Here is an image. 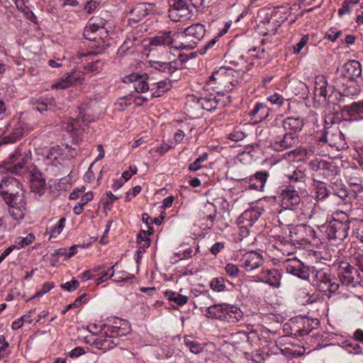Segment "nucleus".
<instances>
[{
  "mask_svg": "<svg viewBox=\"0 0 363 363\" xmlns=\"http://www.w3.org/2000/svg\"><path fill=\"white\" fill-rule=\"evenodd\" d=\"M263 209L258 206H251L241 215V218L247 220L251 224L255 222L262 215Z\"/></svg>",
  "mask_w": 363,
  "mask_h": 363,
  "instance_id": "obj_32",
  "label": "nucleus"
},
{
  "mask_svg": "<svg viewBox=\"0 0 363 363\" xmlns=\"http://www.w3.org/2000/svg\"><path fill=\"white\" fill-rule=\"evenodd\" d=\"M277 197L281 199L282 204H299L301 199L298 191L293 185L281 187L278 191Z\"/></svg>",
  "mask_w": 363,
  "mask_h": 363,
  "instance_id": "obj_17",
  "label": "nucleus"
},
{
  "mask_svg": "<svg viewBox=\"0 0 363 363\" xmlns=\"http://www.w3.org/2000/svg\"><path fill=\"white\" fill-rule=\"evenodd\" d=\"M30 151L23 146H19L15 152L11 155L10 162L13 164L9 168L11 173L21 175L27 179L30 184L35 181L43 179L41 172L34 166L28 167L26 164L30 159Z\"/></svg>",
  "mask_w": 363,
  "mask_h": 363,
  "instance_id": "obj_3",
  "label": "nucleus"
},
{
  "mask_svg": "<svg viewBox=\"0 0 363 363\" xmlns=\"http://www.w3.org/2000/svg\"><path fill=\"white\" fill-rule=\"evenodd\" d=\"M217 210L216 206H203V208L199 212V220H206L210 223L211 226L213 225V220L216 217ZM204 225V223H202ZM205 226L210 228L209 223H205Z\"/></svg>",
  "mask_w": 363,
  "mask_h": 363,
  "instance_id": "obj_26",
  "label": "nucleus"
},
{
  "mask_svg": "<svg viewBox=\"0 0 363 363\" xmlns=\"http://www.w3.org/2000/svg\"><path fill=\"white\" fill-rule=\"evenodd\" d=\"M315 84V94L320 96H323L324 99H325L328 95L327 82L325 80L323 77H322L321 79H320L319 82H316Z\"/></svg>",
  "mask_w": 363,
  "mask_h": 363,
  "instance_id": "obj_46",
  "label": "nucleus"
},
{
  "mask_svg": "<svg viewBox=\"0 0 363 363\" xmlns=\"http://www.w3.org/2000/svg\"><path fill=\"white\" fill-rule=\"evenodd\" d=\"M185 60L180 56L177 59L172 60L171 62H168L169 63V70L170 71V74L174 73L177 69H181L184 67Z\"/></svg>",
  "mask_w": 363,
  "mask_h": 363,
  "instance_id": "obj_48",
  "label": "nucleus"
},
{
  "mask_svg": "<svg viewBox=\"0 0 363 363\" xmlns=\"http://www.w3.org/2000/svg\"><path fill=\"white\" fill-rule=\"evenodd\" d=\"M130 330L128 321L118 319L104 333L99 335L94 340L92 345L104 352L111 350L125 340L124 337L130 332Z\"/></svg>",
  "mask_w": 363,
  "mask_h": 363,
  "instance_id": "obj_2",
  "label": "nucleus"
},
{
  "mask_svg": "<svg viewBox=\"0 0 363 363\" xmlns=\"http://www.w3.org/2000/svg\"><path fill=\"white\" fill-rule=\"evenodd\" d=\"M123 81L124 82H133L134 89L138 93L145 92L150 89L149 84L145 82L143 76H140L139 74H132L125 77Z\"/></svg>",
  "mask_w": 363,
  "mask_h": 363,
  "instance_id": "obj_28",
  "label": "nucleus"
},
{
  "mask_svg": "<svg viewBox=\"0 0 363 363\" xmlns=\"http://www.w3.org/2000/svg\"><path fill=\"white\" fill-rule=\"evenodd\" d=\"M337 276L343 285L354 286L361 280V275L358 270L349 262L341 261L338 263Z\"/></svg>",
  "mask_w": 363,
  "mask_h": 363,
  "instance_id": "obj_7",
  "label": "nucleus"
},
{
  "mask_svg": "<svg viewBox=\"0 0 363 363\" xmlns=\"http://www.w3.org/2000/svg\"><path fill=\"white\" fill-rule=\"evenodd\" d=\"M83 81L84 78H82L79 74L72 72L65 77L62 78L59 82L53 84L52 88L64 89L73 85L81 84Z\"/></svg>",
  "mask_w": 363,
  "mask_h": 363,
  "instance_id": "obj_21",
  "label": "nucleus"
},
{
  "mask_svg": "<svg viewBox=\"0 0 363 363\" xmlns=\"http://www.w3.org/2000/svg\"><path fill=\"white\" fill-rule=\"evenodd\" d=\"M341 74L345 78L354 82L362 76V65L357 60H349L342 65Z\"/></svg>",
  "mask_w": 363,
  "mask_h": 363,
  "instance_id": "obj_14",
  "label": "nucleus"
},
{
  "mask_svg": "<svg viewBox=\"0 0 363 363\" xmlns=\"http://www.w3.org/2000/svg\"><path fill=\"white\" fill-rule=\"evenodd\" d=\"M150 67L153 69L170 74V71L169 70V63L167 62L151 60L150 61Z\"/></svg>",
  "mask_w": 363,
  "mask_h": 363,
  "instance_id": "obj_47",
  "label": "nucleus"
},
{
  "mask_svg": "<svg viewBox=\"0 0 363 363\" xmlns=\"http://www.w3.org/2000/svg\"><path fill=\"white\" fill-rule=\"evenodd\" d=\"M318 140L328 143L330 146L336 147L337 150L345 148L347 145L344 135L337 128H332L330 130L326 128L324 135L320 137Z\"/></svg>",
  "mask_w": 363,
  "mask_h": 363,
  "instance_id": "obj_9",
  "label": "nucleus"
},
{
  "mask_svg": "<svg viewBox=\"0 0 363 363\" xmlns=\"http://www.w3.org/2000/svg\"><path fill=\"white\" fill-rule=\"evenodd\" d=\"M168 12L170 19L175 22L179 21L182 17L187 18L190 13L189 6L184 0H172Z\"/></svg>",
  "mask_w": 363,
  "mask_h": 363,
  "instance_id": "obj_12",
  "label": "nucleus"
},
{
  "mask_svg": "<svg viewBox=\"0 0 363 363\" xmlns=\"http://www.w3.org/2000/svg\"><path fill=\"white\" fill-rule=\"evenodd\" d=\"M342 347H344L349 353L354 354H363L362 347L357 342H352L350 340H346L342 342Z\"/></svg>",
  "mask_w": 363,
  "mask_h": 363,
  "instance_id": "obj_39",
  "label": "nucleus"
},
{
  "mask_svg": "<svg viewBox=\"0 0 363 363\" xmlns=\"http://www.w3.org/2000/svg\"><path fill=\"white\" fill-rule=\"evenodd\" d=\"M150 86L152 97L156 98L161 96L171 89L172 82L170 79H166L158 82H152Z\"/></svg>",
  "mask_w": 363,
  "mask_h": 363,
  "instance_id": "obj_27",
  "label": "nucleus"
},
{
  "mask_svg": "<svg viewBox=\"0 0 363 363\" xmlns=\"http://www.w3.org/2000/svg\"><path fill=\"white\" fill-rule=\"evenodd\" d=\"M86 294H83L78 297L72 303H70L66 306V308L62 311V314H65L69 310L73 307H79L83 302H85Z\"/></svg>",
  "mask_w": 363,
  "mask_h": 363,
  "instance_id": "obj_59",
  "label": "nucleus"
},
{
  "mask_svg": "<svg viewBox=\"0 0 363 363\" xmlns=\"http://www.w3.org/2000/svg\"><path fill=\"white\" fill-rule=\"evenodd\" d=\"M6 129L2 138V143L4 144L16 143L26 133L24 125L18 121L9 123Z\"/></svg>",
  "mask_w": 363,
  "mask_h": 363,
  "instance_id": "obj_10",
  "label": "nucleus"
},
{
  "mask_svg": "<svg viewBox=\"0 0 363 363\" xmlns=\"http://www.w3.org/2000/svg\"><path fill=\"white\" fill-rule=\"evenodd\" d=\"M208 158V155L206 153L200 155L193 163H191L189 169L190 171H196L201 167V163L206 161Z\"/></svg>",
  "mask_w": 363,
  "mask_h": 363,
  "instance_id": "obj_53",
  "label": "nucleus"
},
{
  "mask_svg": "<svg viewBox=\"0 0 363 363\" xmlns=\"http://www.w3.org/2000/svg\"><path fill=\"white\" fill-rule=\"evenodd\" d=\"M328 239L332 245L341 244L348 235L350 222L347 215L342 212H336L333 216V219L320 226Z\"/></svg>",
  "mask_w": 363,
  "mask_h": 363,
  "instance_id": "obj_4",
  "label": "nucleus"
},
{
  "mask_svg": "<svg viewBox=\"0 0 363 363\" xmlns=\"http://www.w3.org/2000/svg\"><path fill=\"white\" fill-rule=\"evenodd\" d=\"M298 143V135L292 132H286L282 137L275 136L271 145L277 151H282L293 147Z\"/></svg>",
  "mask_w": 363,
  "mask_h": 363,
  "instance_id": "obj_11",
  "label": "nucleus"
},
{
  "mask_svg": "<svg viewBox=\"0 0 363 363\" xmlns=\"http://www.w3.org/2000/svg\"><path fill=\"white\" fill-rule=\"evenodd\" d=\"M308 40V35H303L301 40L296 43L294 47V53L298 54L301 50L303 49V48L306 45Z\"/></svg>",
  "mask_w": 363,
  "mask_h": 363,
  "instance_id": "obj_63",
  "label": "nucleus"
},
{
  "mask_svg": "<svg viewBox=\"0 0 363 363\" xmlns=\"http://www.w3.org/2000/svg\"><path fill=\"white\" fill-rule=\"evenodd\" d=\"M240 262L242 267L245 271L250 272L262 265L263 257L259 253L255 251H250L242 255Z\"/></svg>",
  "mask_w": 363,
  "mask_h": 363,
  "instance_id": "obj_13",
  "label": "nucleus"
},
{
  "mask_svg": "<svg viewBox=\"0 0 363 363\" xmlns=\"http://www.w3.org/2000/svg\"><path fill=\"white\" fill-rule=\"evenodd\" d=\"M152 7V4H147L145 3L137 4L130 11L129 21H133L135 23L143 21L151 11Z\"/></svg>",
  "mask_w": 363,
  "mask_h": 363,
  "instance_id": "obj_19",
  "label": "nucleus"
},
{
  "mask_svg": "<svg viewBox=\"0 0 363 363\" xmlns=\"http://www.w3.org/2000/svg\"><path fill=\"white\" fill-rule=\"evenodd\" d=\"M66 222L65 218H61L59 220V223L57 225H55L50 229V238L49 240H50L52 238H56L57 235H59L61 232L62 231L65 224Z\"/></svg>",
  "mask_w": 363,
  "mask_h": 363,
  "instance_id": "obj_49",
  "label": "nucleus"
},
{
  "mask_svg": "<svg viewBox=\"0 0 363 363\" xmlns=\"http://www.w3.org/2000/svg\"><path fill=\"white\" fill-rule=\"evenodd\" d=\"M243 73L230 67H221L214 71L206 82L208 89L217 93L230 92L243 83Z\"/></svg>",
  "mask_w": 363,
  "mask_h": 363,
  "instance_id": "obj_1",
  "label": "nucleus"
},
{
  "mask_svg": "<svg viewBox=\"0 0 363 363\" xmlns=\"http://www.w3.org/2000/svg\"><path fill=\"white\" fill-rule=\"evenodd\" d=\"M54 286H55V285H54L53 282H45V283H44V284L43 285L42 289L40 291L36 292L35 296V297H40V296L45 294L46 293L50 291Z\"/></svg>",
  "mask_w": 363,
  "mask_h": 363,
  "instance_id": "obj_62",
  "label": "nucleus"
},
{
  "mask_svg": "<svg viewBox=\"0 0 363 363\" xmlns=\"http://www.w3.org/2000/svg\"><path fill=\"white\" fill-rule=\"evenodd\" d=\"M304 329H303V334H307L309 331L317 328L319 325V320L317 318L310 319L306 318L303 321Z\"/></svg>",
  "mask_w": 363,
  "mask_h": 363,
  "instance_id": "obj_50",
  "label": "nucleus"
},
{
  "mask_svg": "<svg viewBox=\"0 0 363 363\" xmlns=\"http://www.w3.org/2000/svg\"><path fill=\"white\" fill-rule=\"evenodd\" d=\"M342 111L350 117L359 116L363 118V101L353 102L350 105L345 106Z\"/></svg>",
  "mask_w": 363,
  "mask_h": 363,
  "instance_id": "obj_30",
  "label": "nucleus"
},
{
  "mask_svg": "<svg viewBox=\"0 0 363 363\" xmlns=\"http://www.w3.org/2000/svg\"><path fill=\"white\" fill-rule=\"evenodd\" d=\"M314 186L316 188L315 198L318 201H321L328 196V190L325 184L320 181L313 179Z\"/></svg>",
  "mask_w": 363,
  "mask_h": 363,
  "instance_id": "obj_42",
  "label": "nucleus"
},
{
  "mask_svg": "<svg viewBox=\"0 0 363 363\" xmlns=\"http://www.w3.org/2000/svg\"><path fill=\"white\" fill-rule=\"evenodd\" d=\"M184 345L190 350L194 354H199L203 350V347L199 342L191 340L189 337H185Z\"/></svg>",
  "mask_w": 363,
  "mask_h": 363,
  "instance_id": "obj_40",
  "label": "nucleus"
},
{
  "mask_svg": "<svg viewBox=\"0 0 363 363\" xmlns=\"http://www.w3.org/2000/svg\"><path fill=\"white\" fill-rule=\"evenodd\" d=\"M342 34V30H337L335 28H331L325 33V38L329 40L334 42Z\"/></svg>",
  "mask_w": 363,
  "mask_h": 363,
  "instance_id": "obj_58",
  "label": "nucleus"
},
{
  "mask_svg": "<svg viewBox=\"0 0 363 363\" xmlns=\"http://www.w3.org/2000/svg\"><path fill=\"white\" fill-rule=\"evenodd\" d=\"M291 153L296 157L298 160H305L311 157L313 153V148L311 146L308 147H298L294 149Z\"/></svg>",
  "mask_w": 363,
  "mask_h": 363,
  "instance_id": "obj_36",
  "label": "nucleus"
},
{
  "mask_svg": "<svg viewBox=\"0 0 363 363\" xmlns=\"http://www.w3.org/2000/svg\"><path fill=\"white\" fill-rule=\"evenodd\" d=\"M31 191L30 194H33L35 196L38 195L41 196L44 194L45 190V181L42 179L40 181H35L30 184Z\"/></svg>",
  "mask_w": 363,
  "mask_h": 363,
  "instance_id": "obj_41",
  "label": "nucleus"
},
{
  "mask_svg": "<svg viewBox=\"0 0 363 363\" xmlns=\"http://www.w3.org/2000/svg\"><path fill=\"white\" fill-rule=\"evenodd\" d=\"M225 270L226 274L231 278H235L239 273L238 267L234 264L228 263L225 265Z\"/></svg>",
  "mask_w": 363,
  "mask_h": 363,
  "instance_id": "obj_60",
  "label": "nucleus"
},
{
  "mask_svg": "<svg viewBox=\"0 0 363 363\" xmlns=\"http://www.w3.org/2000/svg\"><path fill=\"white\" fill-rule=\"evenodd\" d=\"M79 286V283L77 280L72 279L70 281L62 284L60 287L69 292H72Z\"/></svg>",
  "mask_w": 363,
  "mask_h": 363,
  "instance_id": "obj_57",
  "label": "nucleus"
},
{
  "mask_svg": "<svg viewBox=\"0 0 363 363\" xmlns=\"http://www.w3.org/2000/svg\"><path fill=\"white\" fill-rule=\"evenodd\" d=\"M35 104L45 105V107L36 106V109L40 112L50 110L55 107V99L53 97H40L36 101Z\"/></svg>",
  "mask_w": 363,
  "mask_h": 363,
  "instance_id": "obj_38",
  "label": "nucleus"
},
{
  "mask_svg": "<svg viewBox=\"0 0 363 363\" xmlns=\"http://www.w3.org/2000/svg\"><path fill=\"white\" fill-rule=\"evenodd\" d=\"M104 23L101 19L91 18L84 29V36L89 40H95L96 38V32L100 28H104Z\"/></svg>",
  "mask_w": 363,
  "mask_h": 363,
  "instance_id": "obj_23",
  "label": "nucleus"
},
{
  "mask_svg": "<svg viewBox=\"0 0 363 363\" xmlns=\"http://www.w3.org/2000/svg\"><path fill=\"white\" fill-rule=\"evenodd\" d=\"M306 180L305 173L299 169H296L290 177L291 182H302Z\"/></svg>",
  "mask_w": 363,
  "mask_h": 363,
  "instance_id": "obj_54",
  "label": "nucleus"
},
{
  "mask_svg": "<svg viewBox=\"0 0 363 363\" xmlns=\"http://www.w3.org/2000/svg\"><path fill=\"white\" fill-rule=\"evenodd\" d=\"M310 277L313 286L325 294H335L340 288L339 284L336 282L335 277L329 269H318L312 267Z\"/></svg>",
  "mask_w": 363,
  "mask_h": 363,
  "instance_id": "obj_6",
  "label": "nucleus"
},
{
  "mask_svg": "<svg viewBox=\"0 0 363 363\" xmlns=\"http://www.w3.org/2000/svg\"><path fill=\"white\" fill-rule=\"evenodd\" d=\"M205 26L199 23L193 24L184 29L182 35L189 42V45H182L180 47L186 49L194 48L196 44L204 37Z\"/></svg>",
  "mask_w": 363,
  "mask_h": 363,
  "instance_id": "obj_8",
  "label": "nucleus"
},
{
  "mask_svg": "<svg viewBox=\"0 0 363 363\" xmlns=\"http://www.w3.org/2000/svg\"><path fill=\"white\" fill-rule=\"evenodd\" d=\"M164 296L169 301H173L180 306H184L188 301V297L186 296L179 294L172 291H167L164 293Z\"/></svg>",
  "mask_w": 363,
  "mask_h": 363,
  "instance_id": "obj_37",
  "label": "nucleus"
},
{
  "mask_svg": "<svg viewBox=\"0 0 363 363\" xmlns=\"http://www.w3.org/2000/svg\"><path fill=\"white\" fill-rule=\"evenodd\" d=\"M85 190L86 189L84 186L81 189L74 190L69 194V199L75 200L80 198V201L77 203V204H86L88 202L93 199L94 195L91 191L85 192Z\"/></svg>",
  "mask_w": 363,
  "mask_h": 363,
  "instance_id": "obj_29",
  "label": "nucleus"
},
{
  "mask_svg": "<svg viewBox=\"0 0 363 363\" xmlns=\"http://www.w3.org/2000/svg\"><path fill=\"white\" fill-rule=\"evenodd\" d=\"M134 277V275H131L124 271L118 272V273H114V277L113 281L115 282H122L125 281L128 279H131Z\"/></svg>",
  "mask_w": 363,
  "mask_h": 363,
  "instance_id": "obj_55",
  "label": "nucleus"
},
{
  "mask_svg": "<svg viewBox=\"0 0 363 363\" xmlns=\"http://www.w3.org/2000/svg\"><path fill=\"white\" fill-rule=\"evenodd\" d=\"M294 231L296 234H300L301 236L298 238V240H294L295 241L303 242L307 241L308 238L306 237L303 234L309 235V236L312 238L315 237V232L310 227L306 225H298L294 228Z\"/></svg>",
  "mask_w": 363,
  "mask_h": 363,
  "instance_id": "obj_35",
  "label": "nucleus"
},
{
  "mask_svg": "<svg viewBox=\"0 0 363 363\" xmlns=\"http://www.w3.org/2000/svg\"><path fill=\"white\" fill-rule=\"evenodd\" d=\"M245 133L240 129H235L230 133L228 134V138L238 142L242 140L245 138Z\"/></svg>",
  "mask_w": 363,
  "mask_h": 363,
  "instance_id": "obj_56",
  "label": "nucleus"
},
{
  "mask_svg": "<svg viewBox=\"0 0 363 363\" xmlns=\"http://www.w3.org/2000/svg\"><path fill=\"white\" fill-rule=\"evenodd\" d=\"M198 103L203 109L208 111H215L218 105V101L216 99V96L213 95L198 99Z\"/></svg>",
  "mask_w": 363,
  "mask_h": 363,
  "instance_id": "obj_33",
  "label": "nucleus"
},
{
  "mask_svg": "<svg viewBox=\"0 0 363 363\" xmlns=\"http://www.w3.org/2000/svg\"><path fill=\"white\" fill-rule=\"evenodd\" d=\"M9 206V212L14 220H21L24 218L26 208L23 206Z\"/></svg>",
  "mask_w": 363,
  "mask_h": 363,
  "instance_id": "obj_43",
  "label": "nucleus"
},
{
  "mask_svg": "<svg viewBox=\"0 0 363 363\" xmlns=\"http://www.w3.org/2000/svg\"><path fill=\"white\" fill-rule=\"evenodd\" d=\"M269 109L263 104L257 103L252 110L250 115L257 118V121H262L269 116Z\"/></svg>",
  "mask_w": 363,
  "mask_h": 363,
  "instance_id": "obj_34",
  "label": "nucleus"
},
{
  "mask_svg": "<svg viewBox=\"0 0 363 363\" xmlns=\"http://www.w3.org/2000/svg\"><path fill=\"white\" fill-rule=\"evenodd\" d=\"M34 240L35 235L33 233H30L26 238H18L16 240L15 245H13L12 247H15V249H21L31 244Z\"/></svg>",
  "mask_w": 363,
  "mask_h": 363,
  "instance_id": "obj_45",
  "label": "nucleus"
},
{
  "mask_svg": "<svg viewBox=\"0 0 363 363\" xmlns=\"http://www.w3.org/2000/svg\"><path fill=\"white\" fill-rule=\"evenodd\" d=\"M267 99L272 104H277L279 106H281L285 101V99H284V97L277 93H274V94L268 96Z\"/></svg>",
  "mask_w": 363,
  "mask_h": 363,
  "instance_id": "obj_61",
  "label": "nucleus"
},
{
  "mask_svg": "<svg viewBox=\"0 0 363 363\" xmlns=\"http://www.w3.org/2000/svg\"><path fill=\"white\" fill-rule=\"evenodd\" d=\"M211 287L216 291H221L225 289V282L223 277L213 278L211 281Z\"/></svg>",
  "mask_w": 363,
  "mask_h": 363,
  "instance_id": "obj_52",
  "label": "nucleus"
},
{
  "mask_svg": "<svg viewBox=\"0 0 363 363\" xmlns=\"http://www.w3.org/2000/svg\"><path fill=\"white\" fill-rule=\"evenodd\" d=\"M138 243L140 248H143V250H145L150 246V240L144 230H142L138 235Z\"/></svg>",
  "mask_w": 363,
  "mask_h": 363,
  "instance_id": "obj_51",
  "label": "nucleus"
},
{
  "mask_svg": "<svg viewBox=\"0 0 363 363\" xmlns=\"http://www.w3.org/2000/svg\"><path fill=\"white\" fill-rule=\"evenodd\" d=\"M35 313V310L29 311L26 315L21 316L18 320H15L11 325V328L14 330L19 329L22 327L23 322L26 321L28 323H31L33 322L32 320L29 319L31 315Z\"/></svg>",
  "mask_w": 363,
  "mask_h": 363,
  "instance_id": "obj_44",
  "label": "nucleus"
},
{
  "mask_svg": "<svg viewBox=\"0 0 363 363\" xmlns=\"http://www.w3.org/2000/svg\"><path fill=\"white\" fill-rule=\"evenodd\" d=\"M286 270L288 273L297 276L302 279H309L311 269L304 266L303 264L297 259L287 260Z\"/></svg>",
  "mask_w": 363,
  "mask_h": 363,
  "instance_id": "obj_16",
  "label": "nucleus"
},
{
  "mask_svg": "<svg viewBox=\"0 0 363 363\" xmlns=\"http://www.w3.org/2000/svg\"><path fill=\"white\" fill-rule=\"evenodd\" d=\"M173 43V33L171 30L161 31L150 40L152 46H172Z\"/></svg>",
  "mask_w": 363,
  "mask_h": 363,
  "instance_id": "obj_22",
  "label": "nucleus"
},
{
  "mask_svg": "<svg viewBox=\"0 0 363 363\" xmlns=\"http://www.w3.org/2000/svg\"><path fill=\"white\" fill-rule=\"evenodd\" d=\"M138 169L135 166H130L128 170L122 173V177L125 182L129 180L131 177L137 173Z\"/></svg>",
  "mask_w": 363,
  "mask_h": 363,
  "instance_id": "obj_64",
  "label": "nucleus"
},
{
  "mask_svg": "<svg viewBox=\"0 0 363 363\" xmlns=\"http://www.w3.org/2000/svg\"><path fill=\"white\" fill-rule=\"evenodd\" d=\"M91 121L92 118H91V117L82 115L77 118L69 119L66 129L68 132L72 133L76 140H77L79 138L81 133L85 130L86 124Z\"/></svg>",
  "mask_w": 363,
  "mask_h": 363,
  "instance_id": "obj_15",
  "label": "nucleus"
},
{
  "mask_svg": "<svg viewBox=\"0 0 363 363\" xmlns=\"http://www.w3.org/2000/svg\"><path fill=\"white\" fill-rule=\"evenodd\" d=\"M226 304L227 303L214 304L208 307L206 309L205 315L208 318L223 320Z\"/></svg>",
  "mask_w": 363,
  "mask_h": 363,
  "instance_id": "obj_31",
  "label": "nucleus"
},
{
  "mask_svg": "<svg viewBox=\"0 0 363 363\" xmlns=\"http://www.w3.org/2000/svg\"><path fill=\"white\" fill-rule=\"evenodd\" d=\"M281 274L276 269H263L259 275V279L269 285L279 288L281 285Z\"/></svg>",
  "mask_w": 363,
  "mask_h": 363,
  "instance_id": "obj_20",
  "label": "nucleus"
},
{
  "mask_svg": "<svg viewBox=\"0 0 363 363\" xmlns=\"http://www.w3.org/2000/svg\"><path fill=\"white\" fill-rule=\"evenodd\" d=\"M243 317L242 311L234 306L226 304L224 311V315L222 321H226L230 323H236Z\"/></svg>",
  "mask_w": 363,
  "mask_h": 363,
  "instance_id": "obj_25",
  "label": "nucleus"
},
{
  "mask_svg": "<svg viewBox=\"0 0 363 363\" xmlns=\"http://www.w3.org/2000/svg\"><path fill=\"white\" fill-rule=\"evenodd\" d=\"M269 176V173L267 171L257 172L246 181L248 188L256 191H263Z\"/></svg>",
  "mask_w": 363,
  "mask_h": 363,
  "instance_id": "obj_18",
  "label": "nucleus"
},
{
  "mask_svg": "<svg viewBox=\"0 0 363 363\" xmlns=\"http://www.w3.org/2000/svg\"><path fill=\"white\" fill-rule=\"evenodd\" d=\"M24 190L21 184L16 178L7 176L4 177L0 182V194L6 204L14 203H26Z\"/></svg>",
  "mask_w": 363,
  "mask_h": 363,
  "instance_id": "obj_5",
  "label": "nucleus"
},
{
  "mask_svg": "<svg viewBox=\"0 0 363 363\" xmlns=\"http://www.w3.org/2000/svg\"><path fill=\"white\" fill-rule=\"evenodd\" d=\"M304 125L303 119L300 117H287L282 121V126L285 131L292 132L297 135Z\"/></svg>",
  "mask_w": 363,
  "mask_h": 363,
  "instance_id": "obj_24",
  "label": "nucleus"
}]
</instances>
